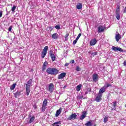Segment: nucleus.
Returning a JSON list of instances; mask_svg holds the SVG:
<instances>
[{
  "label": "nucleus",
  "instance_id": "4c0bfd02",
  "mask_svg": "<svg viewBox=\"0 0 126 126\" xmlns=\"http://www.w3.org/2000/svg\"><path fill=\"white\" fill-rule=\"evenodd\" d=\"M77 41H78V40H76V39L74 40L73 41V45H76V43H77Z\"/></svg>",
  "mask_w": 126,
  "mask_h": 126
},
{
  "label": "nucleus",
  "instance_id": "ddd939ff",
  "mask_svg": "<svg viewBox=\"0 0 126 126\" xmlns=\"http://www.w3.org/2000/svg\"><path fill=\"white\" fill-rule=\"evenodd\" d=\"M96 102H99L102 100V94H98V95L95 97Z\"/></svg>",
  "mask_w": 126,
  "mask_h": 126
},
{
  "label": "nucleus",
  "instance_id": "2f4dec72",
  "mask_svg": "<svg viewBox=\"0 0 126 126\" xmlns=\"http://www.w3.org/2000/svg\"><path fill=\"white\" fill-rule=\"evenodd\" d=\"M61 124H62V121H59V122L54 123V125H61Z\"/></svg>",
  "mask_w": 126,
  "mask_h": 126
},
{
  "label": "nucleus",
  "instance_id": "ea45409f",
  "mask_svg": "<svg viewBox=\"0 0 126 126\" xmlns=\"http://www.w3.org/2000/svg\"><path fill=\"white\" fill-rule=\"evenodd\" d=\"M69 64V63H66L65 64V66H68V65Z\"/></svg>",
  "mask_w": 126,
  "mask_h": 126
},
{
  "label": "nucleus",
  "instance_id": "49530a36",
  "mask_svg": "<svg viewBox=\"0 0 126 126\" xmlns=\"http://www.w3.org/2000/svg\"><path fill=\"white\" fill-rule=\"evenodd\" d=\"M88 91H89V92H91V89L90 88L88 89Z\"/></svg>",
  "mask_w": 126,
  "mask_h": 126
},
{
  "label": "nucleus",
  "instance_id": "c9c22d12",
  "mask_svg": "<svg viewBox=\"0 0 126 126\" xmlns=\"http://www.w3.org/2000/svg\"><path fill=\"white\" fill-rule=\"evenodd\" d=\"M113 106L114 108H116V107H117V101H115L113 102Z\"/></svg>",
  "mask_w": 126,
  "mask_h": 126
},
{
  "label": "nucleus",
  "instance_id": "58836bf2",
  "mask_svg": "<svg viewBox=\"0 0 126 126\" xmlns=\"http://www.w3.org/2000/svg\"><path fill=\"white\" fill-rule=\"evenodd\" d=\"M12 30V26H10L9 29H8V31L9 32H10V31H11V30Z\"/></svg>",
  "mask_w": 126,
  "mask_h": 126
},
{
  "label": "nucleus",
  "instance_id": "b1692460",
  "mask_svg": "<svg viewBox=\"0 0 126 126\" xmlns=\"http://www.w3.org/2000/svg\"><path fill=\"white\" fill-rule=\"evenodd\" d=\"M109 121V117L108 116H105L103 119V123H104V124H106V123H107V122H108Z\"/></svg>",
  "mask_w": 126,
  "mask_h": 126
},
{
  "label": "nucleus",
  "instance_id": "c03bdc74",
  "mask_svg": "<svg viewBox=\"0 0 126 126\" xmlns=\"http://www.w3.org/2000/svg\"><path fill=\"white\" fill-rule=\"evenodd\" d=\"M49 30L52 31L53 30V28L52 27H49Z\"/></svg>",
  "mask_w": 126,
  "mask_h": 126
},
{
  "label": "nucleus",
  "instance_id": "7ed1b4c3",
  "mask_svg": "<svg viewBox=\"0 0 126 126\" xmlns=\"http://www.w3.org/2000/svg\"><path fill=\"white\" fill-rule=\"evenodd\" d=\"M48 46H45L43 49L42 52L41 53L42 59H44V58L46 57V55H47V52H48Z\"/></svg>",
  "mask_w": 126,
  "mask_h": 126
},
{
  "label": "nucleus",
  "instance_id": "393cba45",
  "mask_svg": "<svg viewBox=\"0 0 126 126\" xmlns=\"http://www.w3.org/2000/svg\"><path fill=\"white\" fill-rule=\"evenodd\" d=\"M15 86H16V83L13 84V85L10 86V90H14V89L15 88Z\"/></svg>",
  "mask_w": 126,
  "mask_h": 126
},
{
  "label": "nucleus",
  "instance_id": "a211bd4d",
  "mask_svg": "<svg viewBox=\"0 0 126 126\" xmlns=\"http://www.w3.org/2000/svg\"><path fill=\"white\" fill-rule=\"evenodd\" d=\"M106 92V88L104 87V86L101 88V89L99 90L98 94H102L101 93H104Z\"/></svg>",
  "mask_w": 126,
  "mask_h": 126
},
{
  "label": "nucleus",
  "instance_id": "9b49d317",
  "mask_svg": "<svg viewBox=\"0 0 126 126\" xmlns=\"http://www.w3.org/2000/svg\"><path fill=\"white\" fill-rule=\"evenodd\" d=\"M65 75H66V73L63 72L61 73L59 75H58V79H63L65 77Z\"/></svg>",
  "mask_w": 126,
  "mask_h": 126
},
{
  "label": "nucleus",
  "instance_id": "79ce46f5",
  "mask_svg": "<svg viewBox=\"0 0 126 126\" xmlns=\"http://www.w3.org/2000/svg\"><path fill=\"white\" fill-rule=\"evenodd\" d=\"M2 16V12H0V18Z\"/></svg>",
  "mask_w": 126,
  "mask_h": 126
},
{
  "label": "nucleus",
  "instance_id": "1a4fd4ad",
  "mask_svg": "<svg viewBox=\"0 0 126 126\" xmlns=\"http://www.w3.org/2000/svg\"><path fill=\"white\" fill-rule=\"evenodd\" d=\"M98 33H101V32H104L106 28L102 26H99L98 28Z\"/></svg>",
  "mask_w": 126,
  "mask_h": 126
},
{
  "label": "nucleus",
  "instance_id": "f257e3e1",
  "mask_svg": "<svg viewBox=\"0 0 126 126\" xmlns=\"http://www.w3.org/2000/svg\"><path fill=\"white\" fill-rule=\"evenodd\" d=\"M46 72L51 75H57L59 73V70L56 68L50 67L46 69Z\"/></svg>",
  "mask_w": 126,
  "mask_h": 126
},
{
  "label": "nucleus",
  "instance_id": "2eb2a0df",
  "mask_svg": "<svg viewBox=\"0 0 126 126\" xmlns=\"http://www.w3.org/2000/svg\"><path fill=\"white\" fill-rule=\"evenodd\" d=\"M62 110H63V108L61 107L59 110H58L56 111V114H55V117L56 118H58L60 115H61V113H62Z\"/></svg>",
  "mask_w": 126,
  "mask_h": 126
},
{
  "label": "nucleus",
  "instance_id": "37998d69",
  "mask_svg": "<svg viewBox=\"0 0 126 126\" xmlns=\"http://www.w3.org/2000/svg\"><path fill=\"white\" fill-rule=\"evenodd\" d=\"M124 13H126V7H125V8H124Z\"/></svg>",
  "mask_w": 126,
  "mask_h": 126
},
{
  "label": "nucleus",
  "instance_id": "20e7f679",
  "mask_svg": "<svg viewBox=\"0 0 126 126\" xmlns=\"http://www.w3.org/2000/svg\"><path fill=\"white\" fill-rule=\"evenodd\" d=\"M77 119V115L76 113H72L71 115L69 116L67 118V120L69 121H73L74 120H76Z\"/></svg>",
  "mask_w": 126,
  "mask_h": 126
},
{
  "label": "nucleus",
  "instance_id": "9d476101",
  "mask_svg": "<svg viewBox=\"0 0 126 126\" xmlns=\"http://www.w3.org/2000/svg\"><path fill=\"white\" fill-rule=\"evenodd\" d=\"M112 50L113 51H119V52H124V50L119 47L112 46Z\"/></svg>",
  "mask_w": 126,
  "mask_h": 126
},
{
  "label": "nucleus",
  "instance_id": "dca6fc26",
  "mask_svg": "<svg viewBox=\"0 0 126 126\" xmlns=\"http://www.w3.org/2000/svg\"><path fill=\"white\" fill-rule=\"evenodd\" d=\"M47 65H48V62L47 61H45L43 63L42 66V71H45V70H46V69L47 68Z\"/></svg>",
  "mask_w": 126,
  "mask_h": 126
},
{
  "label": "nucleus",
  "instance_id": "cd10ccee",
  "mask_svg": "<svg viewBox=\"0 0 126 126\" xmlns=\"http://www.w3.org/2000/svg\"><path fill=\"white\" fill-rule=\"evenodd\" d=\"M116 17L118 20H120L121 19V16L120 15V13H116Z\"/></svg>",
  "mask_w": 126,
  "mask_h": 126
},
{
  "label": "nucleus",
  "instance_id": "72a5a7b5",
  "mask_svg": "<svg viewBox=\"0 0 126 126\" xmlns=\"http://www.w3.org/2000/svg\"><path fill=\"white\" fill-rule=\"evenodd\" d=\"M56 29H58V30H60L61 29V27L59 25H56L55 27Z\"/></svg>",
  "mask_w": 126,
  "mask_h": 126
},
{
  "label": "nucleus",
  "instance_id": "5701e85b",
  "mask_svg": "<svg viewBox=\"0 0 126 126\" xmlns=\"http://www.w3.org/2000/svg\"><path fill=\"white\" fill-rule=\"evenodd\" d=\"M42 105L43 106H48V101L46 99H45L43 102Z\"/></svg>",
  "mask_w": 126,
  "mask_h": 126
},
{
  "label": "nucleus",
  "instance_id": "f03ea898",
  "mask_svg": "<svg viewBox=\"0 0 126 126\" xmlns=\"http://www.w3.org/2000/svg\"><path fill=\"white\" fill-rule=\"evenodd\" d=\"M31 84H32V79H30L28 82V83L26 84V93L27 96H29L30 94V88L31 87Z\"/></svg>",
  "mask_w": 126,
  "mask_h": 126
},
{
  "label": "nucleus",
  "instance_id": "39448f33",
  "mask_svg": "<svg viewBox=\"0 0 126 126\" xmlns=\"http://www.w3.org/2000/svg\"><path fill=\"white\" fill-rule=\"evenodd\" d=\"M55 89V85L53 83L49 84L48 86V89L47 90L50 93H53Z\"/></svg>",
  "mask_w": 126,
  "mask_h": 126
},
{
  "label": "nucleus",
  "instance_id": "f3484780",
  "mask_svg": "<svg viewBox=\"0 0 126 126\" xmlns=\"http://www.w3.org/2000/svg\"><path fill=\"white\" fill-rule=\"evenodd\" d=\"M51 37L53 39H54V40H58V39H59V34L57 33H54L51 35Z\"/></svg>",
  "mask_w": 126,
  "mask_h": 126
},
{
  "label": "nucleus",
  "instance_id": "0eeeda50",
  "mask_svg": "<svg viewBox=\"0 0 126 126\" xmlns=\"http://www.w3.org/2000/svg\"><path fill=\"white\" fill-rule=\"evenodd\" d=\"M99 79V75L96 73L93 74V80L94 82H97Z\"/></svg>",
  "mask_w": 126,
  "mask_h": 126
},
{
  "label": "nucleus",
  "instance_id": "5fc2aeb1",
  "mask_svg": "<svg viewBox=\"0 0 126 126\" xmlns=\"http://www.w3.org/2000/svg\"><path fill=\"white\" fill-rule=\"evenodd\" d=\"M47 0V1H50V0Z\"/></svg>",
  "mask_w": 126,
  "mask_h": 126
},
{
  "label": "nucleus",
  "instance_id": "603ef678",
  "mask_svg": "<svg viewBox=\"0 0 126 126\" xmlns=\"http://www.w3.org/2000/svg\"><path fill=\"white\" fill-rule=\"evenodd\" d=\"M79 99H82V97H80Z\"/></svg>",
  "mask_w": 126,
  "mask_h": 126
},
{
  "label": "nucleus",
  "instance_id": "423d86ee",
  "mask_svg": "<svg viewBox=\"0 0 126 126\" xmlns=\"http://www.w3.org/2000/svg\"><path fill=\"white\" fill-rule=\"evenodd\" d=\"M28 119L29 120L27 121L28 124H31L35 121V116H31V115H29Z\"/></svg>",
  "mask_w": 126,
  "mask_h": 126
},
{
  "label": "nucleus",
  "instance_id": "6e6552de",
  "mask_svg": "<svg viewBox=\"0 0 126 126\" xmlns=\"http://www.w3.org/2000/svg\"><path fill=\"white\" fill-rule=\"evenodd\" d=\"M49 55L51 58L52 61L53 62H55V61H56V56H55V54H54L53 50H50L49 51Z\"/></svg>",
  "mask_w": 126,
  "mask_h": 126
},
{
  "label": "nucleus",
  "instance_id": "864d4df0",
  "mask_svg": "<svg viewBox=\"0 0 126 126\" xmlns=\"http://www.w3.org/2000/svg\"><path fill=\"white\" fill-rule=\"evenodd\" d=\"M94 126H97V125L94 124Z\"/></svg>",
  "mask_w": 126,
  "mask_h": 126
},
{
  "label": "nucleus",
  "instance_id": "bb28decb",
  "mask_svg": "<svg viewBox=\"0 0 126 126\" xmlns=\"http://www.w3.org/2000/svg\"><path fill=\"white\" fill-rule=\"evenodd\" d=\"M46 109H47V106L46 105H43L41 107V111L42 112H45L46 111Z\"/></svg>",
  "mask_w": 126,
  "mask_h": 126
},
{
  "label": "nucleus",
  "instance_id": "473e14b6",
  "mask_svg": "<svg viewBox=\"0 0 126 126\" xmlns=\"http://www.w3.org/2000/svg\"><path fill=\"white\" fill-rule=\"evenodd\" d=\"M15 8H16V6L15 5H14L11 8L12 11H14V10H15Z\"/></svg>",
  "mask_w": 126,
  "mask_h": 126
},
{
  "label": "nucleus",
  "instance_id": "7c9ffc66",
  "mask_svg": "<svg viewBox=\"0 0 126 126\" xmlns=\"http://www.w3.org/2000/svg\"><path fill=\"white\" fill-rule=\"evenodd\" d=\"M76 70L77 71H80V70H81V68L79 67V66H76Z\"/></svg>",
  "mask_w": 126,
  "mask_h": 126
},
{
  "label": "nucleus",
  "instance_id": "4468645a",
  "mask_svg": "<svg viewBox=\"0 0 126 126\" xmlns=\"http://www.w3.org/2000/svg\"><path fill=\"white\" fill-rule=\"evenodd\" d=\"M86 113H87V112L86 111H83L82 113V115L80 117V120L81 121H83V120L84 119H85V118H86Z\"/></svg>",
  "mask_w": 126,
  "mask_h": 126
},
{
  "label": "nucleus",
  "instance_id": "412c9836",
  "mask_svg": "<svg viewBox=\"0 0 126 126\" xmlns=\"http://www.w3.org/2000/svg\"><path fill=\"white\" fill-rule=\"evenodd\" d=\"M76 8L77 9H81V8H82V3H78L77 5H76Z\"/></svg>",
  "mask_w": 126,
  "mask_h": 126
},
{
  "label": "nucleus",
  "instance_id": "de8ad7c7",
  "mask_svg": "<svg viewBox=\"0 0 126 126\" xmlns=\"http://www.w3.org/2000/svg\"><path fill=\"white\" fill-rule=\"evenodd\" d=\"M33 108H34V109H37V106L36 105H34Z\"/></svg>",
  "mask_w": 126,
  "mask_h": 126
},
{
  "label": "nucleus",
  "instance_id": "e433bc0d",
  "mask_svg": "<svg viewBox=\"0 0 126 126\" xmlns=\"http://www.w3.org/2000/svg\"><path fill=\"white\" fill-rule=\"evenodd\" d=\"M98 52H94L93 53H92V56H96V55H97Z\"/></svg>",
  "mask_w": 126,
  "mask_h": 126
},
{
  "label": "nucleus",
  "instance_id": "a19ab883",
  "mask_svg": "<svg viewBox=\"0 0 126 126\" xmlns=\"http://www.w3.org/2000/svg\"><path fill=\"white\" fill-rule=\"evenodd\" d=\"M81 36V33H79V34L77 36V37L78 38H80Z\"/></svg>",
  "mask_w": 126,
  "mask_h": 126
},
{
  "label": "nucleus",
  "instance_id": "a878e982",
  "mask_svg": "<svg viewBox=\"0 0 126 126\" xmlns=\"http://www.w3.org/2000/svg\"><path fill=\"white\" fill-rule=\"evenodd\" d=\"M82 86L81 85V84H80V85L77 86L76 90L77 91H80V90L81 89V87Z\"/></svg>",
  "mask_w": 126,
  "mask_h": 126
},
{
  "label": "nucleus",
  "instance_id": "aec40b11",
  "mask_svg": "<svg viewBox=\"0 0 126 126\" xmlns=\"http://www.w3.org/2000/svg\"><path fill=\"white\" fill-rule=\"evenodd\" d=\"M15 98H17L19 96L21 95V92L17 91L16 93H14Z\"/></svg>",
  "mask_w": 126,
  "mask_h": 126
},
{
  "label": "nucleus",
  "instance_id": "6ab92c4d",
  "mask_svg": "<svg viewBox=\"0 0 126 126\" xmlns=\"http://www.w3.org/2000/svg\"><path fill=\"white\" fill-rule=\"evenodd\" d=\"M121 38H122V36H121V34H120V33H118L116 34L115 39L117 42H119V41H120V39Z\"/></svg>",
  "mask_w": 126,
  "mask_h": 126
},
{
  "label": "nucleus",
  "instance_id": "c85d7f7f",
  "mask_svg": "<svg viewBox=\"0 0 126 126\" xmlns=\"http://www.w3.org/2000/svg\"><path fill=\"white\" fill-rule=\"evenodd\" d=\"M120 5H117V8H116V13H120Z\"/></svg>",
  "mask_w": 126,
  "mask_h": 126
},
{
  "label": "nucleus",
  "instance_id": "c756f323",
  "mask_svg": "<svg viewBox=\"0 0 126 126\" xmlns=\"http://www.w3.org/2000/svg\"><path fill=\"white\" fill-rule=\"evenodd\" d=\"M104 86L105 87V88H107L108 87H110L112 86V84L105 83Z\"/></svg>",
  "mask_w": 126,
  "mask_h": 126
},
{
  "label": "nucleus",
  "instance_id": "a18cd8bd",
  "mask_svg": "<svg viewBox=\"0 0 126 126\" xmlns=\"http://www.w3.org/2000/svg\"><path fill=\"white\" fill-rule=\"evenodd\" d=\"M71 63H74V60H72L70 61Z\"/></svg>",
  "mask_w": 126,
  "mask_h": 126
},
{
  "label": "nucleus",
  "instance_id": "8fccbe9b",
  "mask_svg": "<svg viewBox=\"0 0 126 126\" xmlns=\"http://www.w3.org/2000/svg\"><path fill=\"white\" fill-rule=\"evenodd\" d=\"M53 126H59V125H56H56H54V123L53 124Z\"/></svg>",
  "mask_w": 126,
  "mask_h": 126
},
{
  "label": "nucleus",
  "instance_id": "3c124183",
  "mask_svg": "<svg viewBox=\"0 0 126 126\" xmlns=\"http://www.w3.org/2000/svg\"><path fill=\"white\" fill-rule=\"evenodd\" d=\"M85 94H88V92H85Z\"/></svg>",
  "mask_w": 126,
  "mask_h": 126
},
{
  "label": "nucleus",
  "instance_id": "09e8293b",
  "mask_svg": "<svg viewBox=\"0 0 126 126\" xmlns=\"http://www.w3.org/2000/svg\"><path fill=\"white\" fill-rule=\"evenodd\" d=\"M79 39V37H78V36H77L76 38V40L77 41H78V39Z\"/></svg>",
  "mask_w": 126,
  "mask_h": 126
},
{
  "label": "nucleus",
  "instance_id": "f704fd0d",
  "mask_svg": "<svg viewBox=\"0 0 126 126\" xmlns=\"http://www.w3.org/2000/svg\"><path fill=\"white\" fill-rule=\"evenodd\" d=\"M68 36H69V33H66L64 36L65 39H67Z\"/></svg>",
  "mask_w": 126,
  "mask_h": 126
},
{
  "label": "nucleus",
  "instance_id": "4be33fe9",
  "mask_svg": "<svg viewBox=\"0 0 126 126\" xmlns=\"http://www.w3.org/2000/svg\"><path fill=\"white\" fill-rule=\"evenodd\" d=\"M86 126H92V121L91 120L90 121L87 122V123L85 124Z\"/></svg>",
  "mask_w": 126,
  "mask_h": 126
},
{
  "label": "nucleus",
  "instance_id": "f8f14e48",
  "mask_svg": "<svg viewBox=\"0 0 126 126\" xmlns=\"http://www.w3.org/2000/svg\"><path fill=\"white\" fill-rule=\"evenodd\" d=\"M96 44H97V40L96 39V38L92 39L90 41V46H94V45H96Z\"/></svg>",
  "mask_w": 126,
  "mask_h": 126
}]
</instances>
